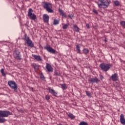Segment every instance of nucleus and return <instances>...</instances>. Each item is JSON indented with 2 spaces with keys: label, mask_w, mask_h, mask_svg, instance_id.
I'll return each mask as SVG.
<instances>
[{
  "label": "nucleus",
  "mask_w": 125,
  "mask_h": 125,
  "mask_svg": "<svg viewBox=\"0 0 125 125\" xmlns=\"http://www.w3.org/2000/svg\"><path fill=\"white\" fill-rule=\"evenodd\" d=\"M34 69L35 70L38 71V70H39V65H35L34 67Z\"/></svg>",
  "instance_id": "obj_33"
},
{
  "label": "nucleus",
  "mask_w": 125,
  "mask_h": 125,
  "mask_svg": "<svg viewBox=\"0 0 125 125\" xmlns=\"http://www.w3.org/2000/svg\"><path fill=\"white\" fill-rule=\"evenodd\" d=\"M61 86H62V89H63V90H64V89H67V85H66V84L65 83L62 84Z\"/></svg>",
  "instance_id": "obj_22"
},
{
  "label": "nucleus",
  "mask_w": 125,
  "mask_h": 125,
  "mask_svg": "<svg viewBox=\"0 0 125 125\" xmlns=\"http://www.w3.org/2000/svg\"><path fill=\"white\" fill-rule=\"evenodd\" d=\"M93 12L95 14H98V12H97V11L96 9H93Z\"/></svg>",
  "instance_id": "obj_36"
},
{
  "label": "nucleus",
  "mask_w": 125,
  "mask_h": 125,
  "mask_svg": "<svg viewBox=\"0 0 125 125\" xmlns=\"http://www.w3.org/2000/svg\"><path fill=\"white\" fill-rule=\"evenodd\" d=\"M58 125H62V124H59Z\"/></svg>",
  "instance_id": "obj_40"
},
{
  "label": "nucleus",
  "mask_w": 125,
  "mask_h": 125,
  "mask_svg": "<svg viewBox=\"0 0 125 125\" xmlns=\"http://www.w3.org/2000/svg\"><path fill=\"white\" fill-rule=\"evenodd\" d=\"M46 68L48 72H53V68L51 67V65L49 63H46Z\"/></svg>",
  "instance_id": "obj_14"
},
{
  "label": "nucleus",
  "mask_w": 125,
  "mask_h": 125,
  "mask_svg": "<svg viewBox=\"0 0 125 125\" xmlns=\"http://www.w3.org/2000/svg\"><path fill=\"white\" fill-rule=\"evenodd\" d=\"M58 24H59V21L56 19H54L53 25H58Z\"/></svg>",
  "instance_id": "obj_24"
},
{
  "label": "nucleus",
  "mask_w": 125,
  "mask_h": 125,
  "mask_svg": "<svg viewBox=\"0 0 125 125\" xmlns=\"http://www.w3.org/2000/svg\"><path fill=\"white\" fill-rule=\"evenodd\" d=\"M45 99L46 100H49V99H50V97L49 95H46L45 96Z\"/></svg>",
  "instance_id": "obj_35"
},
{
  "label": "nucleus",
  "mask_w": 125,
  "mask_h": 125,
  "mask_svg": "<svg viewBox=\"0 0 125 125\" xmlns=\"http://www.w3.org/2000/svg\"><path fill=\"white\" fill-rule=\"evenodd\" d=\"M100 68L104 72H107L111 68V65L103 63L100 64Z\"/></svg>",
  "instance_id": "obj_6"
},
{
  "label": "nucleus",
  "mask_w": 125,
  "mask_h": 125,
  "mask_svg": "<svg viewBox=\"0 0 125 125\" xmlns=\"http://www.w3.org/2000/svg\"><path fill=\"white\" fill-rule=\"evenodd\" d=\"M90 82H91L92 84H93L94 83H99V82H100V80L97 78V77H95L94 78H90Z\"/></svg>",
  "instance_id": "obj_10"
},
{
  "label": "nucleus",
  "mask_w": 125,
  "mask_h": 125,
  "mask_svg": "<svg viewBox=\"0 0 125 125\" xmlns=\"http://www.w3.org/2000/svg\"><path fill=\"white\" fill-rule=\"evenodd\" d=\"M86 26L88 29H89V24H86Z\"/></svg>",
  "instance_id": "obj_38"
},
{
  "label": "nucleus",
  "mask_w": 125,
  "mask_h": 125,
  "mask_svg": "<svg viewBox=\"0 0 125 125\" xmlns=\"http://www.w3.org/2000/svg\"><path fill=\"white\" fill-rule=\"evenodd\" d=\"M40 79H42V80H43L44 79V76H43V74L42 73H41L40 74Z\"/></svg>",
  "instance_id": "obj_34"
},
{
  "label": "nucleus",
  "mask_w": 125,
  "mask_h": 125,
  "mask_svg": "<svg viewBox=\"0 0 125 125\" xmlns=\"http://www.w3.org/2000/svg\"><path fill=\"white\" fill-rule=\"evenodd\" d=\"M43 20L45 23H48V21H49V16L47 14H44L43 16Z\"/></svg>",
  "instance_id": "obj_12"
},
{
  "label": "nucleus",
  "mask_w": 125,
  "mask_h": 125,
  "mask_svg": "<svg viewBox=\"0 0 125 125\" xmlns=\"http://www.w3.org/2000/svg\"><path fill=\"white\" fill-rule=\"evenodd\" d=\"M42 6L43 8H45L47 12L49 13H53V10H52V5L47 2H42Z\"/></svg>",
  "instance_id": "obj_2"
},
{
  "label": "nucleus",
  "mask_w": 125,
  "mask_h": 125,
  "mask_svg": "<svg viewBox=\"0 0 125 125\" xmlns=\"http://www.w3.org/2000/svg\"><path fill=\"white\" fill-rule=\"evenodd\" d=\"M83 53L86 55L89 53V50L87 48H84L83 49Z\"/></svg>",
  "instance_id": "obj_18"
},
{
  "label": "nucleus",
  "mask_w": 125,
  "mask_h": 125,
  "mask_svg": "<svg viewBox=\"0 0 125 125\" xmlns=\"http://www.w3.org/2000/svg\"><path fill=\"white\" fill-rule=\"evenodd\" d=\"M8 84L10 86V88L14 89V91L17 92V89L18 87L17 86V84L14 81H9L8 82Z\"/></svg>",
  "instance_id": "obj_3"
},
{
  "label": "nucleus",
  "mask_w": 125,
  "mask_h": 125,
  "mask_svg": "<svg viewBox=\"0 0 125 125\" xmlns=\"http://www.w3.org/2000/svg\"><path fill=\"white\" fill-rule=\"evenodd\" d=\"M68 117H69V118L71 119V120H74V119H75V116H74L73 114H68Z\"/></svg>",
  "instance_id": "obj_26"
},
{
  "label": "nucleus",
  "mask_w": 125,
  "mask_h": 125,
  "mask_svg": "<svg viewBox=\"0 0 125 125\" xmlns=\"http://www.w3.org/2000/svg\"><path fill=\"white\" fill-rule=\"evenodd\" d=\"M1 73L2 74V76H3V77H6V74H5V73H4V69L3 68H2L1 69Z\"/></svg>",
  "instance_id": "obj_23"
},
{
  "label": "nucleus",
  "mask_w": 125,
  "mask_h": 125,
  "mask_svg": "<svg viewBox=\"0 0 125 125\" xmlns=\"http://www.w3.org/2000/svg\"><path fill=\"white\" fill-rule=\"evenodd\" d=\"M44 49H46V50L48 51V52H50V53H52V54H54L56 52V51H55V50H54L53 48H52L50 46H45L44 47Z\"/></svg>",
  "instance_id": "obj_9"
},
{
  "label": "nucleus",
  "mask_w": 125,
  "mask_h": 125,
  "mask_svg": "<svg viewBox=\"0 0 125 125\" xmlns=\"http://www.w3.org/2000/svg\"><path fill=\"white\" fill-rule=\"evenodd\" d=\"M76 49L78 51V53L81 54V46H80L79 45H77L76 46Z\"/></svg>",
  "instance_id": "obj_20"
},
{
  "label": "nucleus",
  "mask_w": 125,
  "mask_h": 125,
  "mask_svg": "<svg viewBox=\"0 0 125 125\" xmlns=\"http://www.w3.org/2000/svg\"><path fill=\"white\" fill-rule=\"evenodd\" d=\"M79 125H88V124H87V123L86 122L82 121L80 122Z\"/></svg>",
  "instance_id": "obj_25"
},
{
  "label": "nucleus",
  "mask_w": 125,
  "mask_h": 125,
  "mask_svg": "<svg viewBox=\"0 0 125 125\" xmlns=\"http://www.w3.org/2000/svg\"><path fill=\"white\" fill-rule=\"evenodd\" d=\"M120 122L122 125H125V119L124 114H122L120 115Z\"/></svg>",
  "instance_id": "obj_15"
},
{
  "label": "nucleus",
  "mask_w": 125,
  "mask_h": 125,
  "mask_svg": "<svg viewBox=\"0 0 125 125\" xmlns=\"http://www.w3.org/2000/svg\"><path fill=\"white\" fill-rule=\"evenodd\" d=\"M120 24L121 25V26H122V27H123V28H125V21H122L121 22H120Z\"/></svg>",
  "instance_id": "obj_29"
},
{
  "label": "nucleus",
  "mask_w": 125,
  "mask_h": 125,
  "mask_svg": "<svg viewBox=\"0 0 125 125\" xmlns=\"http://www.w3.org/2000/svg\"><path fill=\"white\" fill-rule=\"evenodd\" d=\"M23 40L26 41V43L28 46H30V47H34V43H33V42L30 40V38L27 36V34H24Z\"/></svg>",
  "instance_id": "obj_4"
},
{
  "label": "nucleus",
  "mask_w": 125,
  "mask_h": 125,
  "mask_svg": "<svg viewBox=\"0 0 125 125\" xmlns=\"http://www.w3.org/2000/svg\"><path fill=\"white\" fill-rule=\"evenodd\" d=\"M104 41V42H108V40H107V39H106Z\"/></svg>",
  "instance_id": "obj_39"
},
{
  "label": "nucleus",
  "mask_w": 125,
  "mask_h": 125,
  "mask_svg": "<svg viewBox=\"0 0 125 125\" xmlns=\"http://www.w3.org/2000/svg\"><path fill=\"white\" fill-rule=\"evenodd\" d=\"M13 55L14 58L17 60H21V59H22V58H21V52L19 50H15L13 52Z\"/></svg>",
  "instance_id": "obj_7"
},
{
  "label": "nucleus",
  "mask_w": 125,
  "mask_h": 125,
  "mask_svg": "<svg viewBox=\"0 0 125 125\" xmlns=\"http://www.w3.org/2000/svg\"><path fill=\"white\" fill-rule=\"evenodd\" d=\"M9 115H11V113L8 111L0 110V117H2V118L8 117Z\"/></svg>",
  "instance_id": "obj_8"
},
{
  "label": "nucleus",
  "mask_w": 125,
  "mask_h": 125,
  "mask_svg": "<svg viewBox=\"0 0 125 125\" xmlns=\"http://www.w3.org/2000/svg\"><path fill=\"white\" fill-rule=\"evenodd\" d=\"M69 25H70L69 23H67V24H64L62 26V29H63V30H66V29H67V28H68V27H69Z\"/></svg>",
  "instance_id": "obj_21"
},
{
  "label": "nucleus",
  "mask_w": 125,
  "mask_h": 125,
  "mask_svg": "<svg viewBox=\"0 0 125 125\" xmlns=\"http://www.w3.org/2000/svg\"><path fill=\"white\" fill-rule=\"evenodd\" d=\"M33 57L37 60V61H42V58H41V56H37L36 55H33Z\"/></svg>",
  "instance_id": "obj_16"
},
{
  "label": "nucleus",
  "mask_w": 125,
  "mask_h": 125,
  "mask_svg": "<svg viewBox=\"0 0 125 125\" xmlns=\"http://www.w3.org/2000/svg\"><path fill=\"white\" fill-rule=\"evenodd\" d=\"M111 79L113 82H117L119 80V77L118 76V74L115 73L111 76Z\"/></svg>",
  "instance_id": "obj_13"
},
{
  "label": "nucleus",
  "mask_w": 125,
  "mask_h": 125,
  "mask_svg": "<svg viewBox=\"0 0 125 125\" xmlns=\"http://www.w3.org/2000/svg\"><path fill=\"white\" fill-rule=\"evenodd\" d=\"M100 78L102 81L103 80V79H104V77H103V76L102 75H100Z\"/></svg>",
  "instance_id": "obj_37"
},
{
  "label": "nucleus",
  "mask_w": 125,
  "mask_h": 125,
  "mask_svg": "<svg viewBox=\"0 0 125 125\" xmlns=\"http://www.w3.org/2000/svg\"><path fill=\"white\" fill-rule=\"evenodd\" d=\"M6 122V120L4 118H0V123H2Z\"/></svg>",
  "instance_id": "obj_27"
},
{
  "label": "nucleus",
  "mask_w": 125,
  "mask_h": 125,
  "mask_svg": "<svg viewBox=\"0 0 125 125\" xmlns=\"http://www.w3.org/2000/svg\"><path fill=\"white\" fill-rule=\"evenodd\" d=\"M59 12H60V15H62V17H66L67 16L66 15V14L64 13V11L62 10V9H59Z\"/></svg>",
  "instance_id": "obj_17"
},
{
  "label": "nucleus",
  "mask_w": 125,
  "mask_h": 125,
  "mask_svg": "<svg viewBox=\"0 0 125 125\" xmlns=\"http://www.w3.org/2000/svg\"><path fill=\"white\" fill-rule=\"evenodd\" d=\"M61 74L60 72L57 71L54 72V76H60Z\"/></svg>",
  "instance_id": "obj_32"
},
{
  "label": "nucleus",
  "mask_w": 125,
  "mask_h": 125,
  "mask_svg": "<svg viewBox=\"0 0 125 125\" xmlns=\"http://www.w3.org/2000/svg\"><path fill=\"white\" fill-rule=\"evenodd\" d=\"M68 17L70 18V19H73L74 17V14L68 15Z\"/></svg>",
  "instance_id": "obj_31"
},
{
  "label": "nucleus",
  "mask_w": 125,
  "mask_h": 125,
  "mask_svg": "<svg viewBox=\"0 0 125 125\" xmlns=\"http://www.w3.org/2000/svg\"><path fill=\"white\" fill-rule=\"evenodd\" d=\"M48 90L49 91V92H50V93H51L53 96H56V95H57V92H56L55 90L51 89V88L48 87Z\"/></svg>",
  "instance_id": "obj_11"
},
{
  "label": "nucleus",
  "mask_w": 125,
  "mask_h": 125,
  "mask_svg": "<svg viewBox=\"0 0 125 125\" xmlns=\"http://www.w3.org/2000/svg\"><path fill=\"white\" fill-rule=\"evenodd\" d=\"M97 4L100 8H107L110 2L108 1V0H99Z\"/></svg>",
  "instance_id": "obj_1"
},
{
  "label": "nucleus",
  "mask_w": 125,
  "mask_h": 125,
  "mask_svg": "<svg viewBox=\"0 0 125 125\" xmlns=\"http://www.w3.org/2000/svg\"><path fill=\"white\" fill-rule=\"evenodd\" d=\"M114 4L116 5V6H119V5H120V2H119L118 0L115 1Z\"/></svg>",
  "instance_id": "obj_28"
},
{
  "label": "nucleus",
  "mask_w": 125,
  "mask_h": 125,
  "mask_svg": "<svg viewBox=\"0 0 125 125\" xmlns=\"http://www.w3.org/2000/svg\"><path fill=\"white\" fill-rule=\"evenodd\" d=\"M73 28L75 32H79V31H80V28H79V27H78V25H77L74 24Z\"/></svg>",
  "instance_id": "obj_19"
},
{
  "label": "nucleus",
  "mask_w": 125,
  "mask_h": 125,
  "mask_svg": "<svg viewBox=\"0 0 125 125\" xmlns=\"http://www.w3.org/2000/svg\"><path fill=\"white\" fill-rule=\"evenodd\" d=\"M32 89H33V88H32Z\"/></svg>",
  "instance_id": "obj_41"
},
{
  "label": "nucleus",
  "mask_w": 125,
  "mask_h": 125,
  "mask_svg": "<svg viewBox=\"0 0 125 125\" xmlns=\"http://www.w3.org/2000/svg\"><path fill=\"white\" fill-rule=\"evenodd\" d=\"M33 12H34L33 9H29L28 12V16L31 20H36V19H37V16L35 14H33Z\"/></svg>",
  "instance_id": "obj_5"
},
{
  "label": "nucleus",
  "mask_w": 125,
  "mask_h": 125,
  "mask_svg": "<svg viewBox=\"0 0 125 125\" xmlns=\"http://www.w3.org/2000/svg\"><path fill=\"white\" fill-rule=\"evenodd\" d=\"M86 91V94L88 96V97H91V93L89 92V91Z\"/></svg>",
  "instance_id": "obj_30"
}]
</instances>
